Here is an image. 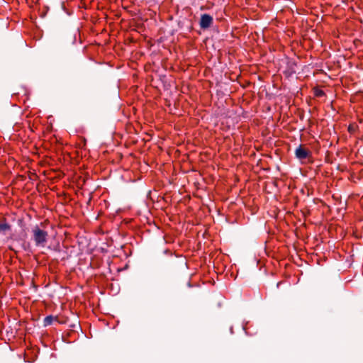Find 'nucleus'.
I'll return each instance as SVG.
<instances>
[{
	"label": "nucleus",
	"mask_w": 363,
	"mask_h": 363,
	"mask_svg": "<svg viewBox=\"0 0 363 363\" xmlns=\"http://www.w3.org/2000/svg\"><path fill=\"white\" fill-rule=\"evenodd\" d=\"M314 95L316 97H322L325 95V92L320 89L315 88L314 89Z\"/></svg>",
	"instance_id": "6"
},
{
	"label": "nucleus",
	"mask_w": 363,
	"mask_h": 363,
	"mask_svg": "<svg viewBox=\"0 0 363 363\" xmlns=\"http://www.w3.org/2000/svg\"><path fill=\"white\" fill-rule=\"evenodd\" d=\"M199 23H212L213 17L208 13H200Z\"/></svg>",
	"instance_id": "3"
},
{
	"label": "nucleus",
	"mask_w": 363,
	"mask_h": 363,
	"mask_svg": "<svg viewBox=\"0 0 363 363\" xmlns=\"http://www.w3.org/2000/svg\"><path fill=\"white\" fill-rule=\"evenodd\" d=\"M32 233L35 245L38 247H45L48 237V232L36 225L33 228Z\"/></svg>",
	"instance_id": "1"
},
{
	"label": "nucleus",
	"mask_w": 363,
	"mask_h": 363,
	"mask_svg": "<svg viewBox=\"0 0 363 363\" xmlns=\"http://www.w3.org/2000/svg\"><path fill=\"white\" fill-rule=\"evenodd\" d=\"M312 152L303 145H300L295 150V156L300 160L311 157Z\"/></svg>",
	"instance_id": "2"
},
{
	"label": "nucleus",
	"mask_w": 363,
	"mask_h": 363,
	"mask_svg": "<svg viewBox=\"0 0 363 363\" xmlns=\"http://www.w3.org/2000/svg\"><path fill=\"white\" fill-rule=\"evenodd\" d=\"M211 24H201L202 28L206 29L209 27Z\"/></svg>",
	"instance_id": "7"
},
{
	"label": "nucleus",
	"mask_w": 363,
	"mask_h": 363,
	"mask_svg": "<svg viewBox=\"0 0 363 363\" xmlns=\"http://www.w3.org/2000/svg\"><path fill=\"white\" fill-rule=\"evenodd\" d=\"M13 23H18V21L13 20Z\"/></svg>",
	"instance_id": "9"
},
{
	"label": "nucleus",
	"mask_w": 363,
	"mask_h": 363,
	"mask_svg": "<svg viewBox=\"0 0 363 363\" xmlns=\"http://www.w3.org/2000/svg\"><path fill=\"white\" fill-rule=\"evenodd\" d=\"M54 319H55V318L52 315H48V316L45 317L44 319V325L48 326V325H51Z\"/></svg>",
	"instance_id": "5"
},
{
	"label": "nucleus",
	"mask_w": 363,
	"mask_h": 363,
	"mask_svg": "<svg viewBox=\"0 0 363 363\" xmlns=\"http://www.w3.org/2000/svg\"><path fill=\"white\" fill-rule=\"evenodd\" d=\"M3 221V223H0V233L11 230V225L6 222V218H4Z\"/></svg>",
	"instance_id": "4"
},
{
	"label": "nucleus",
	"mask_w": 363,
	"mask_h": 363,
	"mask_svg": "<svg viewBox=\"0 0 363 363\" xmlns=\"http://www.w3.org/2000/svg\"><path fill=\"white\" fill-rule=\"evenodd\" d=\"M352 130H353V129H352V125H350V126L348 127V131H349V132H352Z\"/></svg>",
	"instance_id": "8"
}]
</instances>
